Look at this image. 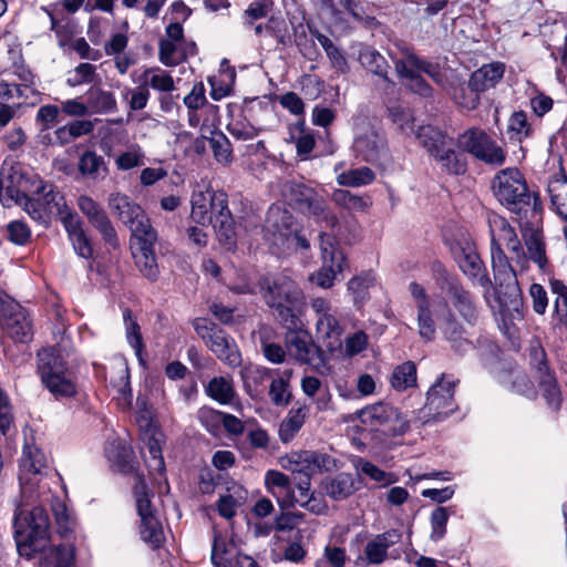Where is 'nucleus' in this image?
Returning <instances> with one entry per match:
<instances>
[{
  "instance_id": "f257e3e1",
  "label": "nucleus",
  "mask_w": 567,
  "mask_h": 567,
  "mask_svg": "<svg viewBox=\"0 0 567 567\" xmlns=\"http://www.w3.org/2000/svg\"><path fill=\"white\" fill-rule=\"evenodd\" d=\"M430 271L435 287L441 292L433 308L425 288L417 281L409 284V292L417 311L420 336L427 341L434 340V316H437V310L444 301L449 309L457 312L467 324L475 326L480 318V309L474 293L464 286L460 276L439 259L430 264Z\"/></svg>"
},
{
  "instance_id": "f03ea898",
  "label": "nucleus",
  "mask_w": 567,
  "mask_h": 567,
  "mask_svg": "<svg viewBox=\"0 0 567 567\" xmlns=\"http://www.w3.org/2000/svg\"><path fill=\"white\" fill-rule=\"evenodd\" d=\"M109 206L112 213L131 231V249L135 265L144 278L155 282L159 268L155 255L158 236L144 208L127 195L111 194Z\"/></svg>"
},
{
  "instance_id": "7ed1b4c3",
  "label": "nucleus",
  "mask_w": 567,
  "mask_h": 567,
  "mask_svg": "<svg viewBox=\"0 0 567 567\" xmlns=\"http://www.w3.org/2000/svg\"><path fill=\"white\" fill-rule=\"evenodd\" d=\"M437 155L433 161L450 176H463L468 171L466 154L491 166H502L506 152L484 130L470 127Z\"/></svg>"
},
{
  "instance_id": "20e7f679",
  "label": "nucleus",
  "mask_w": 567,
  "mask_h": 567,
  "mask_svg": "<svg viewBox=\"0 0 567 567\" xmlns=\"http://www.w3.org/2000/svg\"><path fill=\"white\" fill-rule=\"evenodd\" d=\"M526 220L522 225L526 262L530 260L537 266L540 274L549 276V289L556 296L551 315L554 328H567V285L561 279L554 277V265L547 256L542 220Z\"/></svg>"
},
{
  "instance_id": "39448f33",
  "label": "nucleus",
  "mask_w": 567,
  "mask_h": 567,
  "mask_svg": "<svg viewBox=\"0 0 567 567\" xmlns=\"http://www.w3.org/2000/svg\"><path fill=\"white\" fill-rule=\"evenodd\" d=\"M491 187L499 204L520 218L542 220L543 202L538 193H530L524 174L516 167L498 171Z\"/></svg>"
},
{
  "instance_id": "423d86ee",
  "label": "nucleus",
  "mask_w": 567,
  "mask_h": 567,
  "mask_svg": "<svg viewBox=\"0 0 567 567\" xmlns=\"http://www.w3.org/2000/svg\"><path fill=\"white\" fill-rule=\"evenodd\" d=\"M260 288L266 305L281 327H295L300 323L306 298L296 281L278 275L272 279H264Z\"/></svg>"
},
{
  "instance_id": "0eeeda50",
  "label": "nucleus",
  "mask_w": 567,
  "mask_h": 567,
  "mask_svg": "<svg viewBox=\"0 0 567 567\" xmlns=\"http://www.w3.org/2000/svg\"><path fill=\"white\" fill-rule=\"evenodd\" d=\"M13 538L19 556L31 560L43 553L50 543V517L42 506L31 509L17 507L13 517Z\"/></svg>"
},
{
  "instance_id": "6e6552de",
  "label": "nucleus",
  "mask_w": 567,
  "mask_h": 567,
  "mask_svg": "<svg viewBox=\"0 0 567 567\" xmlns=\"http://www.w3.org/2000/svg\"><path fill=\"white\" fill-rule=\"evenodd\" d=\"M402 58L398 59L395 71L401 79L404 87L412 94L423 99H432L434 95L433 86L425 80L426 74L434 83L441 85L444 81V72L437 62H432L426 58L415 53L413 48L401 50Z\"/></svg>"
},
{
  "instance_id": "1a4fd4ad",
  "label": "nucleus",
  "mask_w": 567,
  "mask_h": 567,
  "mask_svg": "<svg viewBox=\"0 0 567 567\" xmlns=\"http://www.w3.org/2000/svg\"><path fill=\"white\" fill-rule=\"evenodd\" d=\"M37 373L43 386L56 399H71L78 394L75 373L54 347L37 352Z\"/></svg>"
},
{
  "instance_id": "9d476101",
  "label": "nucleus",
  "mask_w": 567,
  "mask_h": 567,
  "mask_svg": "<svg viewBox=\"0 0 567 567\" xmlns=\"http://www.w3.org/2000/svg\"><path fill=\"white\" fill-rule=\"evenodd\" d=\"M529 367L537 385V394L557 419L564 403L563 390L547 352L540 343L529 349Z\"/></svg>"
},
{
  "instance_id": "9b49d317",
  "label": "nucleus",
  "mask_w": 567,
  "mask_h": 567,
  "mask_svg": "<svg viewBox=\"0 0 567 567\" xmlns=\"http://www.w3.org/2000/svg\"><path fill=\"white\" fill-rule=\"evenodd\" d=\"M192 326L208 350L225 365L236 369L243 363L236 340L219 324L207 318H195Z\"/></svg>"
},
{
  "instance_id": "f8f14e48",
  "label": "nucleus",
  "mask_w": 567,
  "mask_h": 567,
  "mask_svg": "<svg viewBox=\"0 0 567 567\" xmlns=\"http://www.w3.org/2000/svg\"><path fill=\"white\" fill-rule=\"evenodd\" d=\"M284 194L288 206L293 210L316 221H324L329 227L338 224V217L329 210L327 202L315 188L291 182L286 185Z\"/></svg>"
},
{
  "instance_id": "ddd939ff",
  "label": "nucleus",
  "mask_w": 567,
  "mask_h": 567,
  "mask_svg": "<svg viewBox=\"0 0 567 567\" xmlns=\"http://www.w3.org/2000/svg\"><path fill=\"white\" fill-rule=\"evenodd\" d=\"M288 468L292 473V487L296 489L310 491L311 477L313 474L330 472L336 467V458L327 453L318 451H297L286 456Z\"/></svg>"
},
{
  "instance_id": "4468645a",
  "label": "nucleus",
  "mask_w": 567,
  "mask_h": 567,
  "mask_svg": "<svg viewBox=\"0 0 567 567\" xmlns=\"http://www.w3.org/2000/svg\"><path fill=\"white\" fill-rule=\"evenodd\" d=\"M359 417L371 431L388 437L402 436L410 430V421L390 403L368 405L360 411Z\"/></svg>"
},
{
  "instance_id": "2eb2a0df",
  "label": "nucleus",
  "mask_w": 567,
  "mask_h": 567,
  "mask_svg": "<svg viewBox=\"0 0 567 567\" xmlns=\"http://www.w3.org/2000/svg\"><path fill=\"white\" fill-rule=\"evenodd\" d=\"M460 380L453 375L442 373L431 385L426 393V401L422 408V412L426 417V422L443 421L458 410V405L454 400L455 388Z\"/></svg>"
},
{
  "instance_id": "dca6fc26",
  "label": "nucleus",
  "mask_w": 567,
  "mask_h": 567,
  "mask_svg": "<svg viewBox=\"0 0 567 567\" xmlns=\"http://www.w3.org/2000/svg\"><path fill=\"white\" fill-rule=\"evenodd\" d=\"M0 326L17 343H28L33 338V326L29 311L6 296L0 298Z\"/></svg>"
},
{
  "instance_id": "f3484780",
  "label": "nucleus",
  "mask_w": 567,
  "mask_h": 567,
  "mask_svg": "<svg viewBox=\"0 0 567 567\" xmlns=\"http://www.w3.org/2000/svg\"><path fill=\"white\" fill-rule=\"evenodd\" d=\"M285 347L288 355L299 364L319 367L323 362V351L313 341L311 333L303 329L302 320L295 327H284Z\"/></svg>"
},
{
  "instance_id": "a211bd4d",
  "label": "nucleus",
  "mask_w": 567,
  "mask_h": 567,
  "mask_svg": "<svg viewBox=\"0 0 567 567\" xmlns=\"http://www.w3.org/2000/svg\"><path fill=\"white\" fill-rule=\"evenodd\" d=\"M322 266L311 276L317 286L328 289L334 285L337 276L347 268L348 260L336 239L324 233L320 234Z\"/></svg>"
},
{
  "instance_id": "6ab92c4d",
  "label": "nucleus",
  "mask_w": 567,
  "mask_h": 567,
  "mask_svg": "<svg viewBox=\"0 0 567 567\" xmlns=\"http://www.w3.org/2000/svg\"><path fill=\"white\" fill-rule=\"evenodd\" d=\"M228 195L224 190L207 188L192 196L190 218L198 225L207 226L230 214Z\"/></svg>"
},
{
  "instance_id": "aec40b11",
  "label": "nucleus",
  "mask_w": 567,
  "mask_h": 567,
  "mask_svg": "<svg viewBox=\"0 0 567 567\" xmlns=\"http://www.w3.org/2000/svg\"><path fill=\"white\" fill-rule=\"evenodd\" d=\"M435 327L437 326L442 338L449 343L450 350L457 357H464L473 348V341L467 337V330L451 311L447 305L441 303L437 316H434Z\"/></svg>"
},
{
  "instance_id": "412c9836",
  "label": "nucleus",
  "mask_w": 567,
  "mask_h": 567,
  "mask_svg": "<svg viewBox=\"0 0 567 567\" xmlns=\"http://www.w3.org/2000/svg\"><path fill=\"white\" fill-rule=\"evenodd\" d=\"M435 327L437 326L442 338L449 343L450 350L457 357H464L473 348V341L467 337V330L451 311L447 305L441 303L437 316H434Z\"/></svg>"
},
{
  "instance_id": "4be33fe9",
  "label": "nucleus",
  "mask_w": 567,
  "mask_h": 567,
  "mask_svg": "<svg viewBox=\"0 0 567 567\" xmlns=\"http://www.w3.org/2000/svg\"><path fill=\"white\" fill-rule=\"evenodd\" d=\"M47 187L48 185L37 174L30 175L13 166L7 174L2 171L0 175V189L17 204L30 197L29 194H39Z\"/></svg>"
},
{
  "instance_id": "5701e85b",
  "label": "nucleus",
  "mask_w": 567,
  "mask_h": 567,
  "mask_svg": "<svg viewBox=\"0 0 567 567\" xmlns=\"http://www.w3.org/2000/svg\"><path fill=\"white\" fill-rule=\"evenodd\" d=\"M456 264L462 274L467 278L473 287H481L486 297L493 287L488 269L476 250L475 246L466 245L461 247L457 254Z\"/></svg>"
},
{
  "instance_id": "b1692460",
  "label": "nucleus",
  "mask_w": 567,
  "mask_h": 567,
  "mask_svg": "<svg viewBox=\"0 0 567 567\" xmlns=\"http://www.w3.org/2000/svg\"><path fill=\"white\" fill-rule=\"evenodd\" d=\"M78 206L90 225L100 233L105 245L112 249H118L120 239L106 210L87 195H81L78 198Z\"/></svg>"
},
{
  "instance_id": "393cba45",
  "label": "nucleus",
  "mask_w": 567,
  "mask_h": 567,
  "mask_svg": "<svg viewBox=\"0 0 567 567\" xmlns=\"http://www.w3.org/2000/svg\"><path fill=\"white\" fill-rule=\"evenodd\" d=\"M298 226L290 210L278 204L270 205L264 225L267 239H271L275 245H284L296 233Z\"/></svg>"
},
{
  "instance_id": "a878e982",
  "label": "nucleus",
  "mask_w": 567,
  "mask_h": 567,
  "mask_svg": "<svg viewBox=\"0 0 567 567\" xmlns=\"http://www.w3.org/2000/svg\"><path fill=\"white\" fill-rule=\"evenodd\" d=\"M137 515L140 517L138 535L140 538L153 550L161 549L166 537L164 534L163 525L156 514V508L153 504L142 502L138 506Z\"/></svg>"
},
{
  "instance_id": "bb28decb",
  "label": "nucleus",
  "mask_w": 567,
  "mask_h": 567,
  "mask_svg": "<svg viewBox=\"0 0 567 567\" xmlns=\"http://www.w3.org/2000/svg\"><path fill=\"white\" fill-rule=\"evenodd\" d=\"M492 289L496 295L499 307L503 310L515 311L523 317V292L518 284L517 274L511 275L501 280H495Z\"/></svg>"
},
{
  "instance_id": "cd10ccee",
  "label": "nucleus",
  "mask_w": 567,
  "mask_h": 567,
  "mask_svg": "<svg viewBox=\"0 0 567 567\" xmlns=\"http://www.w3.org/2000/svg\"><path fill=\"white\" fill-rule=\"evenodd\" d=\"M265 486L276 497L280 509L293 507L295 488L287 474L278 470H268L265 474Z\"/></svg>"
},
{
  "instance_id": "c85d7f7f",
  "label": "nucleus",
  "mask_w": 567,
  "mask_h": 567,
  "mask_svg": "<svg viewBox=\"0 0 567 567\" xmlns=\"http://www.w3.org/2000/svg\"><path fill=\"white\" fill-rule=\"evenodd\" d=\"M415 138L432 159L436 158L454 141V137L450 136L446 131L431 124L419 126L415 131Z\"/></svg>"
},
{
  "instance_id": "c756f323",
  "label": "nucleus",
  "mask_w": 567,
  "mask_h": 567,
  "mask_svg": "<svg viewBox=\"0 0 567 567\" xmlns=\"http://www.w3.org/2000/svg\"><path fill=\"white\" fill-rule=\"evenodd\" d=\"M90 115L113 114L118 111L117 100L113 91L105 90L101 84H93L84 94Z\"/></svg>"
},
{
  "instance_id": "7c9ffc66",
  "label": "nucleus",
  "mask_w": 567,
  "mask_h": 567,
  "mask_svg": "<svg viewBox=\"0 0 567 567\" xmlns=\"http://www.w3.org/2000/svg\"><path fill=\"white\" fill-rule=\"evenodd\" d=\"M547 193L551 210L567 221V174L561 164L559 171L549 177Z\"/></svg>"
},
{
  "instance_id": "2f4dec72",
  "label": "nucleus",
  "mask_w": 567,
  "mask_h": 567,
  "mask_svg": "<svg viewBox=\"0 0 567 567\" xmlns=\"http://www.w3.org/2000/svg\"><path fill=\"white\" fill-rule=\"evenodd\" d=\"M326 494L333 501H343L360 489V485L351 473L341 472L322 481Z\"/></svg>"
},
{
  "instance_id": "473e14b6",
  "label": "nucleus",
  "mask_w": 567,
  "mask_h": 567,
  "mask_svg": "<svg viewBox=\"0 0 567 567\" xmlns=\"http://www.w3.org/2000/svg\"><path fill=\"white\" fill-rule=\"evenodd\" d=\"M505 70L506 65L504 62L485 63L471 73V84L482 94L489 89H494L501 82Z\"/></svg>"
},
{
  "instance_id": "72a5a7b5",
  "label": "nucleus",
  "mask_w": 567,
  "mask_h": 567,
  "mask_svg": "<svg viewBox=\"0 0 567 567\" xmlns=\"http://www.w3.org/2000/svg\"><path fill=\"white\" fill-rule=\"evenodd\" d=\"M236 81V71L234 66L229 65L227 59H223L219 69V75H212L207 78L210 86V97L214 101L229 96L234 92V84Z\"/></svg>"
},
{
  "instance_id": "f704fd0d",
  "label": "nucleus",
  "mask_w": 567,
  "mask_h": 567,
  "mask_svg": "<svg viewBox=\"0 0 567 567\" xmlns=\"http://www.w3.org/2000/svg\"><path fill=\"white\" fill-rule=\"evenodd\" d=\"M107 457L123 475H131L140 470V463L136 460L133 447L123 440H117L112 443V449L107 452Z\"/></svg>"
},
{
  "instance_id": "c9c22d12",
  "label": "nucleus",
  "mask_w": 567,
  "mask_h": 567,
  "mask_svg": "<svg viewBox=\"0 0 567 567\" xmlns=\"http://www.w3.org/2000/svg\"><path fill=\"white\" fill-rule=\"evenodd\" d=\"M451 95L454 103L468 111L476 110L481 103V93L468 81L457 80L451 84Z\"/></svg>"
},
{
  "instance_id": "e433bc0d",
  "label": "nucleus",
  "mask_w": 567,
  "mask_h": 567,
  "mask_svg": "<svg viewBox=\"0 0 567 567\" xmlns=\"http://www.w3.org/2000/svg\"><path fill=\"white\" fill-rule=\"evenodd\" d=\"M359 61L367 71L381 78L384 82L392 83L389 78L390 65L386 59L374 48L365 47L361 49Z\"/></svg>"
},
{
  "instance_id": "4c0bfd02",
  "label": "nucleus",
  "mask_w": 567,
  "mask_h": 567,
  "mask_svg": "<svg viewBox=\"0 0 567 567\" xmlns=\"http://www.w3.org/2000/svg\"><path fill=\"white\" fill-rule=\"evenodd\" d=\"M78 171L83 177L91 179L104 178L109 174L107 165L103 156L87 150L82 153L78 162Z\"/></svg>"
},
{
  "instance_id": "58836bf2",
  "label": "nucleus",
  "mask_w": 567,
  "mask_h": 567,
  "mask_svg": "<svg viewBox=\"0 0 567 567\" xmlns=\"http://www.w3.org/2000/svg\"><path fill=\"white\" fill-rule=\"evenodd\" d=\"M492 224L496 225L501 231V238L506 243V247L508 250L516 252L517 255V264L524 269L526 268V255L522 247L520 241L517 238L515 229L509 225V223L501 216H494L493 219H489V226L493 228Z\"/></svg>"
},
{
  "instance_id": "ea45409f",
  "label": "nucleus",
  "mask_w": 567,
  "mask_h": 567,
  "mask_svg": "<svg viewBox=\"0 0 567 567\" xmlns=\"http://www.w3.org/2000/svg\"><path fill=\"white\" fill-rule=\"evenodd\" d=\"M472 350L476 351V355L484 367L499 362L501 354L503 353L497 341L487 333H481L473 341Z\"/></svg>"
},
{
  "instance_id": "a19ab883",
  "label": "nucleus",
  "mask_w": 567,
  "mask_h": 567,
  "mask_svg": "<svg viewBox=\"0 0 567 567\" xmlns=\"http://www.w3.org/2000/svg\"><path fill=\"white\" fill-rule=\"evenodd\" d=\"M123 319L125 324V333L128 344L134 349L135 355L141 365H146L144 358L145 344L141 332V327L136 319L133 318V312L130 308L123 311Z\"/></svg>"
},
{
  "instance_id": "79ce46f5",
  "label": "nucleus",
  "mask_w": 567,
  "mask_h": 567,
  "mask_svg": "<svg viewBox=\"0 0 567 567\" xmlns=\"http://www.w3.org/2000/svg\"><path fill=\"white\" fill-rule=\"evenodd\" d=\"M491 258L494 280H501V278L516 275V270L511 265L499 240L495 237L493 228H491Z\"/></svg>"
},
{
  "instance_id": "37998d69",
  "label": "nucleus",
  "mask_w": 567,
  "mask_h": 567,
  "mask_svg": "<svg viewBox=\"0 0 567 567\" xmlns=\"http://www.w3.org/2000/svg\"><path fill=\"white\" fill-rule=\"evenodd\" d=\"M205 394L221 405L230 404L236 395L231 380L225 377H213L204 385Z\"/></svg>"
},
{
  "instance_id": "c03bdc74",
  "label": "nucleus",
  "mask_w": 567,
  "mask_h": 567,
  "mask_svg": "<svg viewBox=\"0 0 567 567\" xmlns=\"http://www.w3.org/2000/svg\"><path fill=\"white\" fill-rule=\"evenodd\" d=\"M308 30L323 48L331 65L339 72L346 73L349 70V65L343 51L338 48L329 37L321 33L318 29H312L310 25H308Z\"/></svg>"
},
{
  "instance_id": "a18cd8bd",
  "label": "nucleus",
  "mask_w": 567,
  "mask_h": 567,
  "mask_svg": "<svg viewBox=\"0 0 567 567\" xmlns=\"http://www.w3.org/2000/svg\"><path fill=\"white\" fill-rule=\"evenodd\" d=\"M219 245L226 250L234 252L237 249L236 223L233 214L212 223Z\"/></svg>"
},
{
  "instance_id": "49530a36",
  "label": "nucleus",
  "mask_w": 567,
  "mask_h": 567,
  "mask_svg": "<svg viewBox=\"0 0 567 567\" xmlns=\"http://www.w3.org/2000/svg\"><path fill=\"white\" fill-rule=\"evenodd\" d=\"M138 82H142L150 87L159 91L161 93H168L175 89L173 76L158 66L147 68L138 78Z\"/></svg>"
},
{
  "instance_id": "de8ad7c7",
  "label": "nucleus",
  "mask_w": 567,
  "mask_h": 567,
  "mask_svg": "<svg viewBox=\"0 0 567 567\" xmlns=\"http://www.w3.org/2000/svg\"><path fill=\"white\" fill-rule=\"evenodd\" d=\"M534 133L532 124L528 122L527 113L523 110L515 111L508 118L507 134L511 142L522 143L532 137Z\"/></svg>"
},
{
  "instance_id": "09e8293b",
  "label": "nucleus",
  "mask_w": 567,
  "mask_h": 567,
  "mask_svg": "<svg viewBox=\"0 0 567 567\" xmlns=\"http://www.w3.org/2000/svg\"><path fill=\"white\" fill-rule=\"evenodd\" d=\"M416 364L410 360L396 365L390 378L391 386L396 391L416 386Z\"/></svg>"
},
{
  "instance_id": "8fccbe9b",
  "label": "nucleus",
  "mask_w": 567,
  "mask_h": 567,
  "mask_svg": "<svg viewBox=\"0 0 567 567\" xmlns=\"http://www.w3.org/2000/svg\"><path fill=\"white\" fill-rule=\"evenodd\" d=\"M292 25L282 17L271 16L265 24V30L276 40L278 45L286 48L292 45Z\"/></svg>"
},
{
  "instance_id": "3c124183",
  "label": "nucleus",
  "mask_w": 567,
  "mask_h": 567,
  "mask_svg": "<svg viewBox=\"0 0 567 567\" xmlns=\"http://www.w3.org/2000/svg\"><path fill=\"white\" fill-rule=\"evenodd\" d=\"M236 554L233 555L226 539L218 532H214L210 563L214 567H237Z\"/></svg>"
},
{
  "instance_id": "603ef678",
  "label": "nucleus",
  "mask_w": 567,
  "mask_h": 567,
  "mask_svg": "<svg viewBox=\"0 0 567 567\" xmlns=\"http://www.w3.org/2000/svg\"><path fill=\"white\" fill-rule=\"evenodd\" d=\"M374 282L375 278L372 271H363L349 280L348 290L352 293L355 305H362L370 298L369 290Z\"/></svg>"
},
{
  "instance_id": "864d4df0",
  "label": "nucleus",
  "mask_w": 567,
  "mask_h": 567,
  "mask_svg": "<svg viewBox=\"0 0 567 567\" xmlns=\"http://www.w3.org/2000/svg\"><path fill=\"white\" fill-rule=\"evenodd\" d=\"M292 44H295L299 52L309 61H316L320 52L313 41L308 37L307 27L303 23L292 25Z\"/></svg>"
},
{
  "instance_id": "5fc2aeb1",
  "label": "nucleus",
  "mask_w": 567,
  "mask_h": 567,
  "mask_svg": "<svg viewBox=\"0 0 567 567\" xmlns=\"http://www.w3.org/2000/svg\"><path fill=\"white\" fill-rule=\"evenodd\" d=\"M75 554L73 548L63 544L53 546L41 563V567H74Z\"/></svg>"
},
{
  "instance_id": "6e6d98bb",
  "label": "nucleus",
  "mask_w": 567,
  "mask_h": 567,
  "mask_svg": "<svg viewBox=\"0 0 567 567\" xmlns=\"http://www.w3.org/2000/svg\"><path fill=\"white\" fill-rule=\"evenodd\" d=\"M214 158L220 164H229L233 161V148L229 140L221 131H214L209 138Z\"/></svg>"
},
{
  "instance_id": "4d7b16f0",
  "label": "nucleus",
  "mask_w": 567,
  "mask_h": 567,
  "mask_svg": "<svg viewBox=\"0 0 567 567\" xmlns=\"http://www.w3.org/2000/svg\"><path fill=\"white\" fill-rule=\"evenodd\" d=\"M453 507H435L430 516L431 536L433 542H439L446 535V526Z\"/></svg>"
},
{
  "instance_id": "13d9d810",
  "label": "nucleus",
  "mask_w": 567,
  "mask_h": 567,
  "mask_svg": "<svg viewBox=\"0 0 567 567\" xmlns=\"http://www.w3.org/2000/svg\"><path fill=\"white\" fill-rule=\"evenodd\" d=\"M375 179V173L368 166L352 168L339 176V183L344 186L359 187L369 185Z\"/></svg>"
},
{
  "instance_id": "bf43d9fd",
  "label": "nucleus",
  "mask_w": 567,
  "mask_h": 567,
  "mask_svg": "<svg viewBox=\"0 0 567 567\" xmlns=\"http://www.w3.org/2000/svg\"><path fill=\"white\" fill-rule=\"evenodd\" d=\"M177 47L176 42L161 39L158 43V59L162 64L165 66L174 68L185 62L187 59V53L182 52L179 55H176Z\"/></svg>"
},
{
  "instance_id": "052dcab7",
  "label": "nucleus",
  "mask_w": 567,
  "mask_h": 567,
  "mask_svg": "<svg viewBox=\"0 0 567 567\" xmlns=\"http://www.w3.org/2000/svg\"><path fill=\"white\" fill-rule=\"evenodd\" d=\"M291 413L292 411L279 426V439L282 443L292 441L305 423V415L300 414V410H297L295 414Z\"/></svg>"
},
{
  "instance_id": "680f3d73",
  "label": "nucleus",
  "mask_w": 567,
  "mask_h": 567,
  "mask_svg": "<svg viewBox=\"0 0 567 567\" xmlns=\"http://www.w3.org/2000/svg\"><path fill=\"white\" fill-rule=\"evenodd\" d=\"M354 465L357 470H359L362 474L370 477L372 481L384 482L383 486H388L395 482L391 473H386L385 471L377 466L374 463L363 457H358Z\"/></svg>"
},
{
  "instance_id": "e2e57ef3",
  "label": "nucleus",
  "mask_w": 567,
  "mask_h": 567,
  "mask_svg": "<svg viewBox=\"0 0 567 567\" xmlns=\"http://www.w3.org/2000/svg\"><path fill=\"white\" fill-rule=\"evenodd\" d=\"M223 415V411L213 408H202L198 411V420L200 424L214 436L220 433Z\"/></svg>"
},
{
  "instance_id": "0e129e2a",
  "label": "nucleus",
  "mask_w": 567,
  "mask_h": 567,
  "mask_svg": "<svg viewBox=\"0 0 567 567\" xmlns=\"http://www.w3.org/2000/svg\"><path fill=\"white\" fill-rule=\"evenodd\" d=\"M49 17L51 22L50 29L51 31L54 32L55 37L58 38L60 47L68 45L76 32L75 24L69 20L62 23L51 12H49Z\"/></svg>"
},
{
  "instance_id": "69168bd1",
  "label": "nucleus",
  "mask_w": 567,
  "mask_h": 567,
  "mask_svg": "<svg viewBox=\"0 0 567 567\" xmlns=\"http://www.w3.org/2000/svg\"><path fill=\"white\" fill-rule=\"evenodd\" d=\"M509 390L516 394L525 396L527 399H536L537 391L535 390L534 383L529 375L525 371H518L509 385Z\"/></svg>"
},
{
  "instance_id": "338daca9",
  "label": "nucleus",
  "mask_w": 567,
  "mask_h": 567,
  "mask_svg": "<svg viewBox=\"0 0 567 567\" xmlns=\"http://www.w3.org/2000/svg\"><path fill=\"white\" fill-rule=\"evenodd\" d=\"M333 200L338 205L350 210L363 212L368 207L367 202L362 197L354 195L346 189H339L334 192Z\"/></svg>"
},
{
  "instance_id": "774afa93",
  "label": "nucleus",
  "mask_w": 567,
  "mask_h": 567,
  "mask_svg": "<svg viewBox=\"0 0 567 567\" xmlns=\"http://www.w3.org/2000/svg\"><path fill=\"white\" fill-rule=\"evenodd\" d=\"M8 239L18 246H25L31 239L29 226L20 220L10 221L7 226Z\"/></svg>"
}]
</instances>
